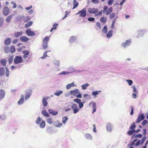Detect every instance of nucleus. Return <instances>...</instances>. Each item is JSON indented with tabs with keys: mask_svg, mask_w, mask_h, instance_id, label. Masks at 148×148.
Instances as JSON below:
<instances>
[{
	"mask_svg": "<svg viewBox=\"0 0 148 148\" xmlns=\"http://www.w3.org/2000/svg\"><path fill=\"white\" fill-rule=\"evenodd\" d=\"M5 69L6 70V72L5 73L6 76L7 77H8L9 75V70L8 69V67H5Z\"/></svg>",
	"mask_w": 148,
	"mask_h": 148,
	"instance_id": "obj_42",
	"label": "nucleus"
},
{
	"mask_svg": "<svg viewBox=\"0 0 148 148\" xmlns=\"http://www.w3.org/2000/svg\"><path fill=\"white\" fill-rule=\"evenodd\" d=\"M73 101L74 102H75L76 103H77L78 104L81 101V100L80 99L76 98L74 99Z\"/></svg>",
	"mask_w": 148,
	"mask_h": 148,
	"instance_id": "obj_54",
	"label": "nucleus"
},
{
	"mask_svg": "<svg viewBox=\"0 0 148 148\" xmlns=\"http://www.w3.org/2000/svg\"><path fill=\"white\" fill-rule=\"evenodd\" d=\"M77 38L76 36H71L69 40V42L71 43H73L76 40Z\"/></svg>",
	"mask_w": 148,
	"mask_h": 148,
	"instance_id": "obj_25",
	"label": "nucleus"
},
{
	"mask_svg": "<svg viewBox=\"0 0 148 148\" xmlns=\"http://www.w3.org/2000/svg\"><path fill=\"white\" fill-rule=\"evenodd\" d=\"M101 92V91H93L92 92V95L93 96H96L99 94V93Z\"/></svg>",
	"mask_w": 148,
	"mask_h": 148,
	"instance_id": "obj_46",
	"label": "nucleus"
},
{
	"mask_svg": "<svg viewBox=\"0 0 148 148\" xmlns=\"http://www.w3.org/2000/svg\"><path fill=\"white\" fill-rule=\"evenodd\" d=\"M4 22V19L3 17L0 18V27L2 26Z\"/></svg>",
	"mask_w": 148,
	"mask_h": 148,
	"instance_id": "obj_51",
	"label": "nucleus"
},
{
	"mask_svg": "<svg viewBox=\"0 0 148 148\" xmlns=\"http://www.w3.org/2000/svg\"><path fill=\"white\" fill-rule=\"evenodd\" d=\"M126 81L127 82L128 84L130 86H131L133 83V82L132 80H126Z\"/></svg>",
	"mask_w": 148,
	"mask_h": 148,
	"instance_id": "obj_58",
	"label": "nucleus"
},
{
	"mask_svg": "<svg viewBox=\"0 0 148 148\" xmlns=\"http://www.w3.org/2000/svg\"><path fill=\"white\" fill-rule=\"evenodd\" d=\"M79 12L80 13V16L81 17H85L86 14V11L85 8L81 11H79Z\"/></svg>",
	"mask_w": 148,
	"mask_h": 148,
	"instance_id": "obj_11",
	"label": "nucleus"
},
{
	"mask_svg": "<svg viewBox=\"0 0 148 148\" xmlns=\"http://www.w3.org/2000/svg\"><path fill=\"white\" fill-rule=\"evenodd\" d=\"M135 132V130H130L128 131L127 132V134L129 136H131Z\"/></svg>",
	"mask_w": 148,
	"mask_h": 148,
	"instance_id": "obj_44",
	"label": "nucleus"
},
{
	"mask_svg": "<svg viewBox=\"0 0 148 148\" xmlns=\"http://www.w3.org/2000/svg\"><path fill=\"white\" fill-rule=\"evenodd\" d=\"M20 39L21 41L24 42H26L29 40V38L25 36H21Z\"/></svg>",
	"mask_w": 148,
	"mask_h": 148,
	"instance_id": "obj_18",
	"label": "nucleus"
},
{
	"mask_svg": "<svg viewBox=\"0 0 148 148\" xmlns=\"http://www.w3.org/2000/svg\"><path fill=\"white\" fill-rule=\"evenodd\" d=\"M79 4L78 3L77 1L76 0H73V9L76 8L78 6Z\"/></svg>",
	"mask_w": 148,
	"mask_h": 148,
	"instance_id": "obj_26",
	"label": "nucleus"
},
{
	"mask_svg": "<svg viewBox=\"0 0 148 148\" xmlns=\"http://www.w3.org/2000/svg\"><path fill=\"white\" fill-rule=\"evenodd\" d=\"M41 121V119L40 117H38L36 121V123L37 124H39Z\"/></svg>",
	"mask_w": 148,
	"mask_h": 148,
	"instance_id": "obj_56",
	"label": "nucleus"
},
{
	"mask_svg": "<svg viewBox=\"0 0 148 148\" xmlns=\"http://www.w3.org/2000/svg\"><path fill=\"white\" fill-rule=\"evenodd\" d=\"M13 59L14 57L13 55L11 56H8V63L10 64H11L12 62Z\"/></svg>",
	"mask_w": 148,
	"mask_h": 148,
	"instance_id": "obj_27",
	"label": "nucleus"
},
{
	"mask_svg": "<svg viewBox=\"0 0 148 148\" xmlns=\"http://www.w3.org/2000/svg\"><path fill=\"white\" fill-rule=\"evenodd\" d=\"M31 19V17L29 16H27L26 17H24L23 21L25 23L29 21Z\"/></svg>",
	"mask_w": 148,
	"mask_h": 148,
	"instance_id": "obj_35",
	"label": "nucleus"
},
{
	"mask_svg": "<svg viewBox=\"0 0 148 148\" xmlns=\"http://www.w3.org/2000/svg\"><path fill=\"white\" fill-rule=\"evenodd\" d=\"M112 124L110 123H108L106 125L107 131L110 132H111L112 131Z\"/></svg>",
	"mask_w": 148,
	"mask_h": 148,
	"instance_id": "obj_15",
	"label": "nucleus"
},
{
	"mask_svg": "<svg viewBox=\"0 0 148 148\" xmlns=\"http://www.w3.org/2000/svg\"><path fill=\"white\" fill-rule=\"evenodd\" d=\"M63 91L62 90H57L54 93V94L57 96H59L60 94H62Z\"/></svg>",
	"mask_w": 148,
	"mask_h": 148,
	"instance_id": "obj_33",
	"label": "nucleus"
},
{
	"mask_svg": "<svg viewBox=\"0 0 148 148\" xmlns=\"http://www.w3.org/2000/svg\"><path fill=\"white\" fill-rule=\"evenodd\" d=\"M143 135L142 134H137L136 135L134 136V138H141L142 137Z\"/></svg>",
	"mask_w": 148,
	"mask_h": 148,
	"instance_id": "obj_59",
	"label": "nucleus"
},
{
	"mask_svg": "<svg viewBox=\"0 0 148 148\" xmlns=\"http://www.w3.org/2000/svg\"><path fill=\"white\" fill-rule=\"evenodd\" d=\"M42 114L44 116L49 117V114L46 110H43L41 112Z\"/></svg>",
	"mask_w": 148,
	"mask_h": 148,
	"instance_id": "obj_23",
	"label": "nucleus"
},
{
	"mask_svg": "<svg viewBox=\"0 0 148 148\" xmlns=\"http://www.w3.org/2000/svg\"><path fill=\"white\" fill-rule=\"evenodd\" d=\"M49 40V38L47 36L45 37L43 40L42 47L44 49H47L48 47V43Z\"/></svg>",
	"mask_w": 148,
	"mask_h": 148,
	"instance_id": "obj_1",
	"label": "nucleus"
},
{
	"mask_svg": "<svg viewBox=\"0 0 148 148\" xmlns=\"http://www.w3.org/2000/svg\"><path fill=\"white\" fill-rule=\"evenodd\" d=\"M148 123V121L147 120H144L142 123V125L143 126H144Z\"/></svg>",
	"mask_w": 148,
	"mask_h": 148,
	"instance_id": "obj_61",
	"label": "nucleus"
},
{
	"mask_svg": "<svg viewBox=\"0 0 148 148\" xmlns=\"http://www.w3.org/2000/svg\"><path fill=\"white\" fill-rule=\"evenodd\" d=\"M5 95V91L2 89H0V99H3L4 98Z\"/></svg>",
	"mask_w": 148,
	"mask_h": 148,
	"instance_id": "obj_17",
	"label": "nucleus"
},
{
	"mask_svg": "<svg viewBox=\"0 0 148 148\" xmlns=\"http://www.w3.org/2000/svg\"><path fill=\"white\" fill-rule=\"evenodd\" d=\"M72 104L71 106V108L73 111L74 114H76L79 110V108L78 107L77 105L75 103H71Z\"/></svg>",
	"mask_w": 148,
	"mask_h": 148,
	"instance_id": "obj_3",
	"label": "nucleus"
},
{
	"mask_svg": "<svg viewBox=\"0 0 148 148\" xmlns=\"http://www.w3.org/2000/svg\"><path fill=\"white\" fill-rule=\"evenodd\" d=\"M75 86L74 82H73L71 84H68L66 86L67 89H69L71 87Z\"/></svg>",
	"mask_w": 148,
	"mask_h": 148,
	"instance_id": "obj_30",
	"label": "nucleus"
},
{
	"mask_svg": "<svg viewBox=\"0 0 148 148\" xmlns=\"http://www.w3.org/2000/svg\"><path fill=\"white\" fill-rule=\"evenodd\" d=\"M69 73V72H68L64 71H63L62 72L60 73L59 74V75H66L68 74Z\"/></svg>",
	"mask_w": 148,
	"mask_h": 148,
	"instance_id": "obj_55",
	"label": "nucleus"
},
{
	"mask_svg": "<svg viewBox=\"0 0 148 148\" xmlns=\"http://www.w3.org/2000/svg\"><path fill=\"white\" fill-rule=\"evenodd\" d=\"M68 70L70 71L68 72H69V73H71L72 72H74L75 69L73 67L71 66L69 67Z\"/></svg>",
	"mask_w": 148,
	"mask_h": 148,
	"instance_id": "obj_48",
	"label": "nucleus"
},
{
	"mask_svg": "<svg viewBox=\"0 0 148 148\" xmlns=\"http://www.w3.org/2000/svg\"><path fill=\"white\" fill-rule=\"evenodd\" d=\"M147 32L146 30L145 29L139 30L137 31L138 35L136 37L139 38L140 37H143L144 34Z\"/></svg>",
	"mask_w": 148,
	"mask_h": 148,
	"instance_id": "obj_4",
	"label": "nucleus"
},
{
	"mask_svg": "<svg viewBox=\"0 0 148 148\" xmlns=\"http://www.w3.org/2000/svg\"><path fill=\"white\" fill-rule=\"evenodd\" d=\"M68 119L66 116H64L63 117L62 119V122L64 124H65L68 120Z\"/></svg>",
	"mask_w": 148,
	"mask_h": 148,
	"instance_id": "obj_41",
	"label": "nucleus"
},
{
	"mask_svg": "<svg viewBox=\"0 0 148 148\" xmlns=\"http://www.w3.org/2000/svg\"><path fill=\"white\" fill-rule=\"evenodd\" d=\"M131 42L130 40H127L125 42H122L121 44V46L124 49H125L129 46L131 45Z\"/></svg>",
	"mask_w": 148,
	"mask_h": 148,
	"instance_id": "obj_5",
	"label": "nucleus"
},
{
	"mask_svg": "<svg viewBox=\"0 0 148 148\" xmlns=\"http://www.w3.org/2000/svg\"><path fill=\"white\" fill-rule=\"evenodd\" d=\"M79 92L78 90L76 89L75 90H71L70 91V94L71 95H73L74 96H76V95Z\"/></svg>",
	"mask_w": 148,
	"mask_h": 148,
	"instance_id": "obj_13",
	"label": "nucleus"
},
{
	"mask_svg": "<svg viewBox=\"0 0 148 148\" xmlns=\"http://www.w3.org/2000/svg\"><path fill=\"white\" fill-rule=\"evenodd\" d=\"M46 121L48 123L50 124H52L54 122V120L52 118L47 119Z\"/></svg>",
	"mask_w": 148,
	"mask_h": 148,
	"instance_id": "obj_34",
	"label": "nucleus"
},
{
	"mask_svg": "<svg viewBox=\"0 0 148 148\" xmlns=\"http://www.w3.org/2000/svg\"><path fill=\"white\" fill-rule=\"evenodd\" d=\"M1 64L3 66H5L6 65L7 60L5 59H2L0 61Z\"/></svg>",
	"mask_w": 148,
	"mask_h": 148,
	"instance_id": "obj_24",
	"label": "nucleus"
},
{
	"mask_svg": "<svg viewBox=\"0 0 148 148\" xmlns=\"http://www.w3.org/2000/svg\"><path fill=\"white\" fill-rule=\"evenodd\" d=\"M115 13H111L110 15V18L111 19H112L113 18L115 17Z\"/></svg>",
	"mask_w": 148,
	"mask_h": 148,
	"instance_id": "obj_57",
	"label": "nucleus"
},
{
	"mask_svg": "<svg viewBox=\"0 0 148 148\" xmlns=\"http://www.w3.org/2000/svg\"><path fill=\"white\" fill-rule=\"evenodd\" d=\"M145 118L144 114H142L141 115L139 114L138 116V119L136 120L135 123H139L140 121L143 120Z\"/></svg>",
	"mask_w": 148,
	"mask_h": 148,
	"instance_id": "obj_9",
	"label": "nucleus"
},
{
	"mask_svg": "<svg viewBox=\"0 0 148 148\" xmlns=\"http://www.w3.org/2000/svg\"><path fill=\"white\" fill-rule=\"evenodd\" d=\"M24 102V95L23 94L21 95V97L19 100L18 102V105H21Z\"/></svg>",
	"mask_w": 148,
	"mask_h": 148,
	"instance_id": "obj_16",
	"label": "nucleus"
},
{
	"mask_svg": "<svg viewBox=\"0 0 148 148\" xmlns=\"http://www.w3.org/2000/svg\"><path fill=\"white\" fill-rule=\"evenodd\" d=\"M10 53H14L15 51V48L14 46H12L10 47Z\"/></svg>",
	"mask_w": 148,
	"mask_h": 148,
	"instance_id": "obj_40",
	"label": "nucleus"
},
{
	"mask_svg": "<svg viewBox=\"0 0 148 148\" xmlns=\"http://www.w3.org/2000/svg\"><path fill=\"white\" fill-rule=\"evenodd\" d=\"M23 34V32L22 31L20 32H17L14 33V37L16 38H18L20 36H21Z\"/></svg>",
	"mask_w": 148,
	"mask_h": 148,
	"instance_id": "obj_22",
	"label": "nucleus"
},
{
	"mask_svg": "<svg viewBox=\"0 0 148 148\" xmlns=\"http://www.w3.org/2000/svg\"><path fill=\"white\" fill-rule=\"evenodd\" d=\"M54 124L55 126L58 127H61L63 125L62 123H60L59 121H57L56 122H55Z\"/></svg>",
	"mask_w": 148,
	"mask_h": 148,
	"instance_id": "obj_31",
	"label": "nucleus"
},
{
	"mask_svg": "<svg viewBox=\"0 0 148 148\" xmlns=\"http://www.w3.org/2000/svg\"><path fill=\"white\" fill-rule=\"evenodd\" d=\"M53 63L55 65L57 66H59L60 64L59 61L56 60H54Z\"/></svg>",
	"mask_w": 148,
	"mask_h": 148,
	"instance_id": "obj_45",
	"label": "nucleus"
},
{
	"mask_svg": "<svg viewBox=\"0 0 148 148\" xmlns=\"http://www.w3.org/2000/svg\"><path fill=\"white\" fill-rule=\"evenodd\" d=\"M102 32L105 34H106L107 33V27L106 26H104L103 29L102 30Z\"/></svg>",
	"mask_w": 148,
	"mask_h": 148,
	"instance_id": "obj_49",
	"label": "nucleus"
},
{
	"mask_svg": "<svg viewBox=\"0 0 148 148\" xmlns=\"http://www.w3.org/2000/svg\"><path fill=\"white\" fill-rule=\"evenodd\" d=\"M13 16V15H10L9 16H8L6 19V21L8 23H9L11 20V19L12 18V16Z\"/></svg>",
	"mask_w": 148,
	"mask_h": 148,
	"instance_id": "obj_38",
	"label": "nucleus"
},
{
	"mask_svg": "<svg viewBox=\"0 0 148 148\" xmlns=\"http://www.w3.org/2000/svg\"><path fill=\"white\" fill-rule=\"evenodd\" d=\"M89 106L91 107L92 105L93 108L92 113L93 114L94 112H95L96 110V103L95 102L93 101H92L90 102L89 104Z\"/></svg>",
	"mask_w": 148,
	"mask_h": 148,
	"instance_id": "obj_8",
	"label": "nucleus"
},
{
	"mask_svg": "<svg viewBox=\"0 0 148 148\" xmlns=\"http://www.w3.org/2000/svg\"><path fill=\"white\" fill-rule=\"evenodd\" d=\"M85 137L87 139L90 140H92V135L89 133H86L85 135Z\"/></svg>",
	"mask_w": 148,
	"mask_h": 148,
	"instance_id": "obj_19",
	"label": "nucleus"
},
{
	"mask_svg": "<svg viewBox=\"0 0 148 148\" xmlns=\"http://www.w3.org/2000/svg\"><path fill=\"white\" fill-rule=\"evenodd\" d=\"M23 59L21 56H16L14 60V62L16 64H18L22 62Z\"/></svg>",
	"mask_w": 148,
	"mask_h": 148,
	"instance_id": "obj_2",
	"label": "nucleus"
},
{
	"mask_svg": "<svg viewBox=\"0 0 148 148\" xmlns=\"http://www.w3.org/2000/svg\"><path fill=\"white\" fill-rule=\"evenodd\" d=\"M26 33L29 36H34L35 35V33L32 31L30 28L26 30Z\"/></svg>",
	"mask_w": 148,
	"mask_h": 148,
	"instance_id": "obj_10",
	"label": "nucleus"
},
{
	"mask_svg": "<svg viewBox=\"0 0 148 148\" xmlns=\"http://www.w3.org/2000/svg\"><path fill=\"white\" fill-rule=\"evenodd\" d=\"M89 84H88V83H86L83 84L81 86L82 87V89L84 90H86V89L88 87V86H89Z\"/></svg>",
	"mask_w": 148,
	"mask_h": 148,
	"instance_id": "obj_39",
	"label": "nucleus"
},
{
	"mask_svg": "<svg viewBox=\"0 0 148 148\" xmlns=\"http://www.w3.org/2000/svg\"><path fill=\"white\" fill-rule=\"evenodd\" d=\"M112 12V7H111L109 8L108 10L106 12V15H108L110 14Z\"/></svg>",
	"mask_w": 148,
	"mask_h": 148,
	"instance_id": "obj_50",
	"label": "nucleus"
},
{
	"mask_svg": "<svg viewBox=\"0 0 148 148\" xmlns=\"http://www.w3.org/2000/svg\"><path fill=\"white\" fill-rule=\"evenodd\" d=\"M87 20L89 21H94L95 20V19L93 17H89Z\"/></svg>",
	"mask_w": 148,
	"mask_h": 148,
	"instance_id": "obj_64",
	"label": "nucleus"
},
{
	"mask_svg": "<svg viewBox=\"0 0 148 148\" xmlns=\"http://www.w3.org/2000/svg\"><path fill=\"white\" fill-rule=\"evenodd\" d=\"M10 10L7 7H5L3 10V14L4 16H7L9 13Z\"/></svg>",
	"mask_w": 148,
	"mask_h": 148,
	"instance_id": "obj_12",
	"label": "nucleus"
},
{
	"mask_svg": "<svg viewBox=\"0 0 148 148\" xmlns=\"http://www.w3.org/2000/svg\"><path fill=\"white\" fill-rule=\"evenodd\" d=\"M48 111L50 114L54 116L58 114V112L56 111L51 109H49Z\"/></svg>",
	"mask_w": 148,
	"mask_h": 148,
	"instance_id": "obj_14",
	"label": "nucleus"
},
{
	"mask_svg": "<svg viewBox=\"0 0 148 148\" xmlns=\"http://www.w3.org/2000/svg\"><path fill=\"white\" fill-rule=\"evenodd\" d=\"M136 126L135 125V123H134L133 124H132L130 127V129L132 130H134L136 128Z\"/></svg>",
	"mask_w": 148,
	"mask_h": 148,
	"instance_id": "obj_52",
	"label": "nucleus"
},
{
	"mask_svg": "<svg viewBox=\"0 0 148 148\" xmlns=\"http://www.w3.org/2000/svg\"><path fill=\"white\" fill-rule=\"evenodd\" d=\"M33 22L32 21H30L28 22L25 25V27L26 28H28L30 27L32 24Z\"/></svg>",
	"mask_w": 148,
	"mask_h": 148,
	"instance_id": "obj_36",
	"label": "nucleus"
},
{
	"mask_svg": "<svg viewBox=\"0 0 148 148\" xmlns=\"http://www.w3.org/2000/svg\"><path fill=\"white\" fill-rule=\"evenodd\" d=\"M50 51H45L44 53V54H43V56L42 57H41V58L42 59H44L45 58L47 57V53L49 52H50Z\"/></svg>",
	"mask_w": 148,
	"mask_h": 148,
	"instance_id": "obj_47",
	"label": "nucleus"
},
{
	"mask_svg": "<svg viewBox=\"0 0 148 148\" xmlns=\"http://www.w3.org/2000/svg\"><path fill=\"white\" fill-rule=\"evenodd\" d=\"M140 144V140L139 139L137 141L136 143L135 144V145L136 147H137Z\"/></svg>",
	"mask_w": 148,
	"mask_h": 148,
	"instance_id": "obj_63",
	"label": "nucleus"
},
{
	"mask_svg": "<svg viewBox=\"0 0 148 148\" xmlns=\"http://www.w3.org/2000/svg\"><path fill=\"white\" fill-rule=\"evenodd\" d=\"M47 97H43L42 99V105L43 106L45 107H46L47 106L48 103L47 102Z\"/></svg>",
	"mask_w": 148,
	"mask_h": 148,
	"instance_id": "obj_20",
	"label": "nucleus"
},
{
	"mask_svg": "<svg viewBox=\"0 0 148 148\" xmlns=\"http://www.w3.org/2000/svg\"><path fill=\"white\" fill-rule=\"evenodd\" d=\"M107 20V17L106 16H105V17L103 16V17H102L100 18V21L101 22L103 23H105L106 22Z\"/></svg>",
	"mask_w": 148,
	"mask_h": 148,
	"instance_id": "obj_29",
	"label": "nucleus"
},
{
	"mask_svg": "<svg viewBox=\"0 0 148 148\" xmlns=\"http://www.w3.org/2000/svg\"><path fill=\"white\" fill-rule=\"evenodd\" d=\"M4 50L5 53H7L9 52V47L8 46H6L4 47Z\"/></svg>",
	"mask_w": 148,
	"mask_h": 148,
	"instance_id": "obj_43",
	"label": "nucleus"
},
{
	"mask_svg": "<svg viewBox=\"0 0 148 148\" xmlns=\"http://www.w3.org/2000/svg\"><path fill=\"white\" fill-rule=\"evenodd\" d=\"M5 73V70L3 67L0 68V76H2L4 75Z\"/></svg>",
	"mask_w": 148,
	"mask_h": 148,
	"instance_id": "obj_28",
	"label": "nucleus"
},
{
	"mask_svg": "<svg viewBox=\"0 0 148 148\" xmlns=\"http://www.w3.org/2000/svg\"><path fill=\"white\" fill-rule=\"evenodd\" d=\"M108 7L107 6H105L104 7L103 12V13H105L106 12V11L108 9Z\"/></svg>",
	"mask_w": 148,
	"mask_h": 148,
	"instance_id": "obj_60",
	"label": "nucleus"
},
{
	"mask_svg": "<svg viewBox=\"0 0 148 148\" xmlns=\"http://www.w3.org/2000/svg\"><path fill=\"white\" fill-rule=\"evenodd\" d=\"M22 53L24 54V55H28L29 53V52L27 50L23 51Z\"/></svg>",
	"mask_w": 148,
	"mask_h": 148,
	"instance_id": "obj_62",
	"label": "nucleus"
},
{
	"mask_svg": "<svg viewBox=\"0 0 148 148\" xmlns=\"http://www.w3.org/2000/svg\"><path fill=\"white\" fill-rule=\"evenodd\" d=\"M112 35V30H110L107 35V37L108 38L111 37Z\"/></svg>",
	"mask_w": 148,
	"mask_h": 148,
	"instance_id": "obj_37",
	"label": "nucleus"
},
{
	"mask_svg": "<svg viewBox=\"0 0 148 148\" xmlns=\"http://www.w3.org/2000/svg\"><path fill=\"white\" fill-rule=\"evenodd\" d=\"M11 40L10 38H8L5 40L4 43L6 45H9L10 44Z\"/></svg>",
	"mask_w": 148,
	"mask_h": 148,
	"instance_id": "obj_21",
	"label": "nucleus"
},
{
	"mask_svg": "<svg viewBox=\"0 0 148 148\" xmlns=\"http://www.w3.org/2000/svg\"><path fill=\"white\" fill-rule=\"evenodd\" d=\"M99 11L97 8H93L88 9V11L90 14H95L97 13Z\"/></svg>",
	"mask_w": 148,
	"mask_h": 148,
	"instance_id": "obj_7",
	"label": "nucleus"
},
{
	"mask_svg": "<svg viewBox=\"0 0 148 148\" xmlns=\"http://www.w3.org/2000/svg\"><path fill=\"white\" fill-rule=\"evenodd\" d=\"M146 138V137L145 136L143 137L141 139V140H140V145H142L143 143L145 141V140Z\"/></svg>",
	"mask_w": 148,
	"mask_h": 148,
	"instance_id": "obj_53",
	"label": "nucleus"
},
{
	"mask_svg": "<svg viewBox=\"0 0 148 148\" xmlns=\"http://www.w3.org/2000/svg\"><path fill=\"white\" fill-rule=\"evenodd\" d=\"M32 94V91L31 89L25 92V100L26 101L28 100Z\"/></svg>",
	"mask_w": 148,
	"mask_h": 148,
	"instance_id": "obj_6",
	"label": "nucleus"
},
{
	"mask_svg": "<svg viewBox=\"0 0 148 148\" xmlns=\"http://www.w3.org/2000/svg\"><path fill=\"white\" fill-rule=\"evenodd\" d=\"M45 125V122L44 121H42L40 124L39 127L40 128L43 129L44 128Z\"/></svg>",
	"mask_w": 148,
	"mask_h": 148,
	"instance_id": "obj_32",
	"label": "nucleus"
}]
</instances>
